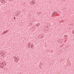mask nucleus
<instances>
[{
	"label": "nucleus",
	"instance_id": "ddd939ff",
	"mask_svg": "<svg viewBox=\"0 0 74 74\" xmlns=\"http://www.w3.org/2000/svg\"><path fill=\"white\" fill-rule=\"evenodd\" d=\"M2 64H3V65H4V62L2 63Z\"/></svg>",
	"mask_w": 74,
	"mask_h": 74
},
{
	"label": "nucleus",
	"instance_id": "a211bd4d",
	"mask_svg": "<svg viewBox=\"0 0 74 74\" xmlns=\"http://www.w3.org/2000/svg\"><path fill=\"white\" fill-rule=\"evenodd\" d=\"M33 49H34V48H31V49H32V50H33Z\"/></svg>",
	"mask_w": 74,
	"mask_h": 74
},
{
	"label": "nucleus",
	"instance_id": "dca6fc26",
	"mask_svg": "<svg viewBox=\"0 0 74 74\" xmlns=\"http://www.w3.org/2000/svg\"><path fill=\"white\" fill-rule=\"evenodd\" d=\"M56 14H57V12H56Z\"/></svg>",
	"mask_w": 74,
	"mask_h": 74
},
{
	"label": "nucleus",
	"instance_id": "6ab92c4d",
	"mask_svg": "<svg viewBox=\"0 0 74 74\" xmlns=\"http://www.w3.org/2000/svg\"><path fill=\"white\" fill-rule=\"evenodd\" d=\"M9 1H12V0H9Z\"/></svg>",
	"mask_w": 74,
	"mask_h": 74
},
{
	"label": "nucleus",
	"instance_id": "7ed1b4c3",
	"mask_svg": "<svg viewBox=\"0 0 74 74\" xmlns=\"http://www.w3.org/2000/svg\"><path fill=\"white\" fill-rule=\"evenodd\" d=\"M56 13V11H54V12H53L52 13L53 15H55Z\"/></svg>",
	"mask_w": 74,
	"mask_h": 74
},
{
	"label": "nucleus",
	"instance_id": "412c9836",
	"mask_svg": "<svg viewBox=\"0 0 74 74\" xmlns=\"http://www.w3.org/2000/svg\"><path fill=\"white\" fill-rule=\"evenodd\" d=\"M16 60H17V59H16Z\"/></svg>",
	"mask_w": 74,
	"mask_h": 74
},
{
	"label": "nucleus",
	"instance_id": "f03ea898",
	"mask_svg": "<svg viewBox=\"0 0 74 74\" xmlns=\"http://www.w3.org/2000/svg\"><path fill=\"white\" fill-rule=\"evenodd\" d=\"M31 3H33V4H34V3H35V1L33 0L31 2Z\"/></svg>",
	"mask_w": 74,
	"mask_h": 74
},
{
	"label": "nucleus",
	"instance_id": "6e6552de",
	"mask_svg": "<svg viewBox=\"0 0 74 74\" xmlns=\"http://www.w3.org/2000/svg\"><path fill=\"white\" fill-rule=\"evenodd\" d=\"M39 25H40L39 23H38V24L36 25V26H39Z\"/></svg>",
	"mask_w": 74,
	"mask_h": 74
},
{
	"label": "nucleus",
	"instance_id": "9d476101",
	"mask_svg": "<svg viewBox=\"0 0 74 74\" xmlns=\"http://www.w3.org/2000/svg\"><path fill=\"white\" fill-rule=\"evenodd\" d=\"M15 60L16 61H15V62H18V60Z\"/></svg>",
	"mask_w": 74,
	"mask_h": 74
},
{
	"label": "nucleus",
	"instance_id": "f257e3e1",
	"mask_svg": "<svg viewBox=\"0 0 74 74\" xmlns=\"http://www.w3.org/2000/svg\"><path fill=\"white\" fill-rule=\"evenodd\" d=\"M5 53L3 51H1L0 53V54L1 55H5Z\"/></svg>",
	"mask_w": 74,
	"mask_h": 74
},
{
	"label": "nucleus",
	"instance_id": "0eeeda50",
	"mask_svg": "<svg viewBox=\"0 0 74 74\" xmlns=\"http://www.w3.org/2000/svg\"><path fill=\"white\" fill-rule=\"evenodd\" d=\"M28 47L29 48H30V43H28Z\"/></svg>",
	"mask_w": 74,
	"mask_h": 74
},
{
	"label": "nucleus",
	"instance_id": "f8f14e48",
	"mask_svg": "<svg viewBox=\"0 0 74 74\" xmlns=\"http://www.w3.org/2000/svg\"><path fill=\"white\" fill-rule=\"evenodd\" d=\"M4 64H5V65H6V63L5 62H3Z\"/></svg>",
	"mask_w": 74,
	"mask_h": 74
},
{
	"label": "nucleus",
	"instance_id": "f3484780",
	"mask_svg": "<svg viewBox=\"0 0 74 74\" xmlns=\"http://www.w3.org/2000/svg\"><path fill=\"white\" fill-rule=\"evenodd\" d=\"M32 47H33V45H32Z\"/></svg>",
	"mask_w": 74,
	"mask_h": 74
},
{
	"label": "nucleus",
	"instance_id": "9b49d317",
	"mask_svg": "<svg viewBox=\"0 0 74 74\" xmlns=\"http://www.w3.org/2000/svg\"><path fill=\"white\" fill-rule=\"evenodd\" d=\"M64 36H66V37H67V38H68V36H67V35H65Z\"/></svg>",
	"mask_w": 74,
	"mask_h": 74
},
{
	"label": "nucleus",
	"instance_id": "393cba45",
	"mask_svg": "<svg viewBox=\"0 0 74 74\" xmlns=\"http://www.w3.org/2000/svg\"><path fill=\"white\" fill-rule=\"evenodd\" d=\"M1 67H3V66H1Z\"/></svg>",
	"mask_w": 74,
	"mask_h": 74
},
{
	"label": "nucleus",
	"instance_id": "4be33fe9",
	"mask_svg": "<svg viewBox=\"0 0 74 74\" xmlns=\"http://www.w3.org/2000/svg\"><path fill=\"white\" fill-rule=\"evenodd\" d=\"M31 48H33V47H31Z\"/></svg>",
	"mask_w": 74,
	"mask_h": 74
},
{
	"label": "nucleus",
	"instance_id": "2eb2a0df",
	"mask_svg": "<svg viewBox=\"0 0 74 74\" xmlns=\"http://www.w3.org/2000/svg\"><path fill=\"white\" fill-rule=\"evenodd\" d=\"M15 56H14L13 57V58H16Z\"/></svg>",
	"mask_w": 74,
	"mask_h": 74
},
{
	"label": "nucleus",
	"instance_id": "5701e85b",
	"mask_svg": "<svg viewBox=\"0 0 74 74\" xmlns=\"http://www.w3.org/2000/svg\"><path fill=\"white\" fill-rule=\"evenodd\" d=\"M33 48H34V47H33Z\"/></svg>",
	"mask_w": 74,
	"mask_h": 74
},
{
	"label": "nucleus",
	"instance_id": "4468645a",
	"mask_svg": "<svg viewBox=\"0 0 74 74\" xmlns=\"http://www.w3.org/2000/svg\"><path fill=\"white\" fill-rule=\"evenodd\" d=\"M73 34H74V30H73Z\"/></svg>",
	"mask_w": 74,
	"mask_h": 74
},
{
	"label": "nucleus",
	"instance_id": "423d86ee",
	"mask_svg": "<svg viewBox=\"0 0 74 74\" xmlns=\"http://www.w3.org/2000/svg\"><path fill=\"white\" fill-rule=\"evenodd\" d=\"M8 32V31H6L5 32H4L3 33V34H5V33Z\"/></svg>",
	"mask_w": 74,
	"mask_h": 74
},
{
	"label": "nucleus",
	"instance_id": "20e7f679",
	"mask_svg": "<svg viewBox=\"0 0 74 74\" xmlns=\"http://www.w3.org/2000/svg\"><path fill=\"white\" fill-rule=\"evenodd\" d=\"M16 59L17 60H19V57L18 56H17V57H16Z\"/></svg>",
	"mask_w": 74,
	"mask_h": 74
},
{
	"label": "nucleus",
	"instance_id": "b1692460",
	"mask_svg": "<svg viewBox=\"0 0 74 74\" xmlns=\"http://www.w3.org/2000/svg\"><path fill=\"white\" fill-rule=\"evenodd\" d=\"M3 4L4 3V4H5V3H3Z\"/></svg>",
	"mask_w": 74,
	"mask_h": 74
},
{
	"label": "nucleus",
	"instance_id": "aec40b11",
	"mask_svg": "<svg viewBox=\"0 0 74 74\" xmlns=\"http://www.w3.org/2000/svg\"><path fill=\"white\" fill-rule=\"evenodd\" d=\"M14 19H15V17H14Z\"/></svg>",
	"mask_w": 74,
	"mask_h": 74
},
{
	"label": "nucleus",
	"instance_id": "39448f33",
	"mask_svg": "<svg viewBox=\"0 0 74 74\" xmlns=\"http://www.w3.org/2000/svg\"><path fill=\"white\" fill-rule=\"evenodd\" d=\"M1 1V3H5V1L4 0H3L2 1Z\"/></svg>",
	"mask_w": 74,
	"mask_h": 74
},
{
	"label": "nucleus",
	"instance_id": "1a4fd4ad",
	"mask_svg": "<svg viewBox=\"0 0 74 74\" xmlns=\"http://www.w3.org/2000/svg\"><path fill=\"white\" fill-rule=\"evenodd\" d=\"M64 38L66 39V38H67V37H66L65 36V35L64 36Z\"/></svg>",
	"mask_w": 74,
	"mask_h": 74
}]
</instances>
